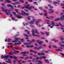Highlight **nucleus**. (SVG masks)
I'll use <instances>...</instances> for the list:
<instances>
[{"label":"nucleus","instance_id":"obj_1","mask_svg":"<svg viewBox=\"0 0 64 64\" xmlns=\"http://www.w3.org/2000/svg\"><path fill=\"white\" fill-rule=\"evenodd\" d=\"M30 4H27L26 6H25V7H22V9H24L25 8H26V9H28V10H30L31 11H33V10H31L32 9H34L35 8L33 6H31L30 7Z\"/></svg>","mask_w":64,"mask_h":64},{"label":"nucleus","instance_id":"obj_2","mask_svg":"<svg viewBox=\"0 0 64 64\" xmlns=\"http://www.w3.org/2000/svg\"><path fill=\"white\" fill-rule=\"evenodd\" d=\"M32 35L33 36H38L39 37L40 36L36 35L35 34H39V32L38 31V30L36 29L35 30V31L34 30H32Z\"/></svg>","mask_w":64,"mask_h":64},{"label":"nucleus","instance_id":"obj_3","mask_svg":"<svg viewBox=\"0 0 64 64\" xmlns=\"http://www.w3.org/2000/svg\"><path fill=\"white\" fill-rule=\"evenodd\" d=\"M2 11L5 12L6 15H10V16L11 17H12V14H11V13L10 12V11H11L10 10H5L3 9V8H2Z\"/></svg>","mask_w":64,"mask_h":64},{"label":"nucleus","instance_id":"obj_4","mask_svg":"<svg viewBox=\"0 0 64 64\" xmlns=\"http://www.w3.org/2000/svg\"><path fill=\"white\" fill-rule=\"evenodd\" d=\"M32 18H33V20L30 21V22H29L28 23H26V25H27L28 24H29V23H30V24H33L34 22H35V21H36V20L34 18V17H32Z\"/></svg>","mask_w":64,"mask_h":64},{"label":"nucleus","instance_id":"obj_5","mask_svg":"<svg viewBox=\"0 0 64 64\" xmlns=\"http://www.w3.org/2000/svg\"><path fill=\"white\" fill-rule=\"evenodd\" d=\"M29 53V52H22L20 53V54H23V56H27V55L25 54H28Z\"/></svg>","mask_w":64,"mask_h":64},{"label":"nucleus","instance_id":"obj_6","mask_svg":"<svg viewBox=\"0 0 64 64\" xmlns=\"http://www.w3.org/2000/svg\"><path fill=\"white\" fill-rule=\"evenodd\" d=\"M8 57H9V56H1L2 58H4L5 60H7Z\"/></svg>","mask_w":64,"mask_h":64},{"label":"nucleus","instance_id":"obj_7","mask_svg":"<svg viewBox=\"0 0 64 64\" xmlns=\"http://www.w3.org/2000/svg\"><path fill=\"white\" fill-rule=\"evenodd\" d=\"M42 46H40L38 48H37V47H35L34 48V50H39L40 49H42Z\"/></svg>","mask_w":64,"mask_h":64},{"label":"nucleus","instance_id":"obj_8","mask_svg":"<svg viewBox=\"0 0 64 64\" xmlns=\"http://www.w3.org/2000/svg\"><path fill=\"white\" fill-rule=\"evenodd\" d=\"M2 6H3L4 7H2L1 9H2V8H3V9H4V10L5 11H6L7 10H8L5 9H6V6H5V4H2Z\"/></svg>","mask_w":64,"mask_h":64},{"label":"nucleus","instance_id":"obj_9","mask_svg":"<svg viewBox=\"0 0 64 64\" xmlns=\"http://www.w3.org/2000/svg\"><path fill=\"white\" fill-rule=\"evenodd\" d=\"M40 40H38L37 41V42H38V43H39V44L40 45H42V43L44 42L43 41L40 42Z\"/></svg>","mask_w":64,"mask_h":64},{"label":"nucleus","instance_id":"obj_10","mask_svg":"<svg viewBox=\"0 0 64 64\" xmlns=\"http://www.w3.org/2000/svg\"><path fill=\"white\" fill-rule=\"evenodd\" d=\"M48 10L50 11L48 12L49 13H53L54 12V10L52 9H49Z\"/></svg>","mask_w":64,"mask_h":64},{"label":"nucleus","instance_id":"obj_11","mask_svg":"<svg viewBox=\"0 0 64 64\" xmlns=\"http://www.w3.org/2000/svg\"><path fill=\"white\" fill-rule=\"evenodd\" d=\"M10 57L11 58H15V60H16V61H18V60L17 59V57H15L14 56H10Z\"/></svg>","mask_w":64,"mask_h":64},{"label":"nucleus","instance_id":"obj_12","mask_svg":"<svg viewBox=\"0 0 64 64\" xmlns=\"http://www.w3.org/2000/svg\"><path fill=\"white\" fill-rule=\"evenodd\" d=\"M16 16L18 18H19V19H21V18H23V17L22 16H19V15H16Z\"/></svg>","mask_w":64,"mask_h":64},{"label":"nucleus","instance_id":"obj_13","mask_svg":"<svg viewBox=\"0 0 64 64\" xmlns=\"http://www.w3.org/2000/svg\"><path fill=\"white\" fill-rule=\"evenodd\" d=\"M7 6L8 7H11V8H12V9H14V8L13 7V6H12V5H11L8 4L7 5Z\"/></svg>","mask_w":64,"mask_h":64},{"label":"nucleus","instance_id":"obj_14","mask_svg":"<svg viewBox=\"0 0 64 64\" xmlns=\"http://www.w3.org/2000/svg\"><path fill=\"white\" fill-rule=\"evenodd\" d=\"M38 55H39L40 56V55H45V54L44 53H38Z\"/></svg>","mask_w":64,"mask_h":64},{"label":"nucleus","instance_id":"obj_15","mask_svg":"<svg viewBox=\"0 0 64 64\" xmlns=\"http://www.w3.org/2000/svg\"><path fill=\"white\" fill-rule=\"evenodd\" d=\"M21 15H24L25 14V12L24 11L22 10L21 11Z\"/></svg>","mask_w":64,"mask_h":64},{"label":"nucleus","instance_id":"obj_16","mask_svg":"<svg viewBox=\"0 0 64 64\" xmlns=\"http://www.w3.org/2000/svg\"><path fill=\"white\" fill-rule=\"evenodd\" d=\"M45 58H46V57L45 56H40V59H45Z\"/></svg>","mask_w":64,"mask_h":64},{"label":"nucleus","instance_id":"obj_17","mask_svg":"<svg viewBox=\"0 0 64 64\" xmlns=\"http://www.w3.org/2000/svg\"><path fill=\"white\" fill-rule=\"evenodd\" d=\"M52 25L53 26H55V24H54V22L51 21V22Z\"/></svg>","mask_w":64,"mask_h":64},{"label":"nucleus","instance_id":"obj_18","mask_svg":"<svg viewBox=\"0 0 64 64\" xmlns=\"http://www.w3.org/2000/svg\"><path fill=\"white\" fill-rule=\"evenodd\" d=\"M60 19L62 20H64V16H63L60 17Z\"/></svg>","mask_w":64,"mask_h":64},{"label":"nucleus","instance_id":"obj_19","mask_svg":"<svg viewBox=\"0 0 64 64\" xmlns=\"http://www.w3.org/2000/svg\"><path fill=\"white\" fill-rule=\"evenodd\" d=\"M60 46H61V47H60L59 48L60 49H63V47H64V45H61Z\"/></svg>","mask_w":64,"mask_h":64},{"label":"nucleus","instance_id":"obj_20","mask_svg":"<svg viewBox=\"0 0 64 64\" xmlns=\"http://www.w3.org/2000/svg\"><path fill=\"white\" fill-rule=\"evenodd\" d=\"M52 41H54V42H58V40H56L55 39L52 40Z\"/></svg>","mask_w":64,"mask_h":64},{"label":"nucleus","instance_id":"obj_21","mask_svg":"<svg viewBox=\"0 0 64 64\" xmlns=\"http://www.w3.org/2000/svg\"><path fill=\"white\" fill-rule=\"evenodd\" d=\"M49 33L47 32H45V34L47 36H49Z\"/></svg>","mask_w":64,"mask_h":64},{"label":"nucleus","instance_id":"obj_22","mask_svg":"<svg viewBox=\"0 0 64 64\" xmlns=\"http://www.w3.org/2000/svg\"><path fill=\"white\" fill-rule=\"evenodd\" d=\"M44 12H45V14H44V16H47V15H46V14H47V12L45 10H44Z\"/></svg>","mask_w":64,"mask_h":64},{"label":"nucleus","instance_id":"obj_23","mask_svg":"<svg viewBox=\"0 0 64 64\" xmlns=\"http://www.w3.org/2000/svg\"><path fill=\"white\" fill-rule=\"evenodd\" d=\"M41 21V20L40 19H38V21L36 22V23H38V22H40V21Z\"/></svg>","mask_w":64,"mask_h":64},{"label":"nucleus","instance_id":"obj_24","mask_svg":"<svg viewBox=\"0 0 64 64\" xmlns=\"http://www.w3.org/2000/svg\"><path fill=\"white\" fill-rule=\"evenodd\" d=\"M24 36H25L26 37H29V36H28V35L25 34H24Z\"/></svg>","mask_w":64,"mask_h":64},{"label":"nucleus","instance_id":"obj_25","mask_svg":"<svg viewBox=\"0 0 64 64\" xmlns=\"http://www.w3.org/2000/svg\"><path fill=\"white\" fill-rule=\"evenodd\" d=\"M21 42H19L18 43H15V44H16L20 45L21 44Z\"/></svg>","mask_w":64,"mask_h":64},{"label":"nucleus","instance_id":"obj_26","mask_svg":"<svg viewBox=\"0 0 64 64\" xmlns=\"http://www.w3.org/2000/svg\"><path fill=\"white\" fill-rule=\"evenodd\" d=\"M60 20V18H58L55 20V21H59Z\"/></svg>","mask_w":64,"mask_h":64},{"label":"nucleus","instance_id":"obj_27","mask_svg":"<svg viewBox=\"0 0 64 64\" xmlns=\"http://www.w3.org/2000/svg\"><path fill=\"white\" fill-rule=\"evenodd\" d=\"M48 7H50V8H53V7L51 6V5H50V4H48Z\"/></svg>","mask_w":64,"mask_h":64},{"label":"nucleus","instance_id":"obj_28","mask_svg":"<svg viewBox=\"0 0 64 64\" xmlns=\"http://www.w3.org/2000/svg\"><path fill=\"white\" fill-rule=\"evenodd\" d=\"M11 39L9 38L8 39V42H11Z\"/></svg>","mask_w":64,"mask_h":64},{"label":"nucleus","instance_id":"obj_29","mask_svg":"<svg viewBox=\"0 0 64 64\" xmlns=\"http://www.w3.org/2000/svg\"><path fill=\"white\" fill-rule=\"evenodd\" d=\"M21 61H22V60H19L18 62V63L20 64H22V63L21 62Z\"/></svg>","mask_w":64,"mask_h":64},{"label":"nucleus","instance_id":"obj_30","mask_svg":"<svg viewBox=\"0 0 64 64\" xmlns=\"http://www.w3.org/2000/svg\"><path fill=\"white\" fill-rule=\"evenodd\" d=\"M29 58H30V57H26L24 59V60H27L28 59H29Z\"/></svg>","mask_w":64,"mask_h":64},{"label":"nucleus","instance_id":"obj_31","mask_svg":"<svg viewBox=\"0 0 64 64\" xmlns=\"http://www.w3.org/2000/svg\"><path fill=\"white\" fill-rule=\"evenodd\" d=\"M12 12V13L14 14V15L16 16V15H16V12Z\"/></svg>","mask_w":64,"mask_h":64},{"label":"nucleus","instance_id":"obj_32","mask_svg":"<svg viewBox=\"0 0 64 64\" xmlns=\"http://www.w3.org/2000/svg\"><path fill=\"white\" fill-rule=\"evenodd\" d=\"M32 42H35V40H32V41H30V43H31V44Z\"/></svg>","mask_w":64,"mask_h":64},{"label":"nucleus","instance_id":"obj_33","mask_svg":"<svg viewBox=\"0 0 64 64\" xmlns=\"http://www.w3.org/2000/svg\"><path fill=\"white\" fill-rule=\"evenodd\" d=\"M18 58H22V59H24V58H23V57H19V56H18Z\"/></svg>","mask_w":64,"mask_h":64},{"label":"nucleus","instance_id":"obj_34","mask_svg":"<svg viewBox=\"0 0 64 64\" xmlns=\"http://www.w3.org/2000/svg\"><path fill=\"white\" fill-rule=\"evenodd\" d=\"M24 15H26V16H28V15H29V14H28V13H26L25 12Z\"/></svg>","mask_w":64,"mask_h":64},{"label":"nucleus","instance_id":"obj_35","mask_svg":"<svg viewBox=\"0 0 64 64\" xmlns=\"http://www.w3.org/2000/svg\"><path fill=\"white\" fill-rule=\"evenodd\" d=\"M31 43H30L29 42H28V43H24V45H27L28 44H31Z\"/></svg>","mask_w":64,"mask_h":64},{"label":"nucleus","instance_id":"obj_36","mask_svg":"<svg viewBox=\"0 0 64 64\" xmlns=\"http://www.w3.org/2000/svg\"><path fill=\"white\" fill-rule=\"evenodd\" d=\"M47 1H48V2H49L50 3H52V2L51 1V0H46Z\"/></svg>","mask_w":64,"mask_h":64},{"label":"nucleus","instance_id":"obj_37","mask_svg":"<svg viewBox=\"0 0 64 64\" xmlns=\"http://www.w3.org/2000/svg\"><path fill=\"white\" fill-rule=\"evenodd\" d=\"M26 47L27 48H30V45H27L26 46Z\"/></svg>","mask_w":64,"mask_h":64},{"label":"nucleus","instance_id":"obj_38","mask_svg":"<svg viewBox=\"0 0 64 64\" xmlns=\"http://www.w3.org/2000/svg\"><path fill=\"white\" fill-rule=\"evenodd\" d=\"M57 2H54V5H57Z\"/></svg>","mask_w":64,"mask_h":64},{"label":"nucleus","instance_id":"obj_39","mask_svg":"<svg viewBox=\"0 0 64 64\" xmlns=\"http://www.w3.org/2000/svg\"><path fill=\"white\" fill-rule=\"evenodd\" d=\"M36 25H38V26L39 27H41V26L40 25H39V24H38V23H36Z\"/></svg>","mask_w":64,"mask_h":64},{"label":"nucleus","instance_id":"obj_40","mask_svg":"<svg viewBox=\"0 0 64 64\" xmlns=\"http://www.w3.org/2000/svg\"><path fill=\"white\" fill-rule=\"evenodd\" d=\"M15 11H16V12H17V13H18V12L17 11H18V10H19L15 9Z\"/></svg>","mask_w":64,"mask_h":64},{"label":"nucleus","instance_id":"obj_41","mask_svg":"<svg viewBox=\"0 0 64 64\" xmlns=\"http://www.w3.org/2000/svg\"><path fill=\"white\" fill-rule=\"evenodd\" d=\"M34 50H30V52H34Z\"/></svg>","mask_w":64,"mask_h":64},{"label":"nucleus","instance_id":"obj_42","mask_svg":"<svg viewBox=\"0 0 64 64\" xmlns=\"http://www.w3.org/2000/svg\"><path fill=\"white\" fill-rule=\"evenodd\" d=\"M7 3H10L11 2V1L10 0H7Z\"/></svg>","mask_w":64,"mask_h":64},{"label":"nucleus","instance_id":"obj_43","mask_svg":"<svg viewBox=\"0 0 64 64\" xmlns=\"http://www.w3.org/2000/svg\"><path fill=\"white\" fill-rule=\"evenodd\" d=\"M20 2H21L22 3H24V1L23 0H20Z\"/></svg>","mask_w":64,"mask_h":64},{"label":"nucleus","instance_id":"obj_44","mask_svg":"<svg viewBox=\"0 0 64 64\" xmlns=\"http://www.w3.org/2000/svg\"><path fill=\"white\" fill-rule=\"evenodd\" d=\"M31 17V16H29L28 18V20H30V17Z\"/></svg>","mask_w":64,"mask_h":64},{"label":"nucleus","instance_id":"obj_45","mask_svg":"<svg viewBox=\"0 0 64 64\" xmlns=\"http://www.w3.org/2000/svg\"><path fill=\"white\" fill-rule=\"evenodd\" d=\"M53 47H54V48H57V46H56L55 45L53 46Z\"/></svg>","mask_w":64,"mask_h":64},{"label":"nucleus","instance_id":"obj_46","mask_svg":"<svg viewBox=\"0 0 64 64\" xmlns=\"http://www.w3.org/2000/svg\"><path fill=\"white\" fill-rule=\"evenodd\" d=\"M34 52L35 54H37V52L36 51H35L34 50Z\"/></svg>","mask_w":64,"mask_h":64},{"label":"nucleus","instance_id":"obj_47","mask_svg":"<svg viewBox=\"0 0 64 64\" xmlns=\"http://www.w3.org/2000/svg\"><path fill=\"white\" fill-rule=\"evenodd\" d=\"M40 33H41V34L42 35H44L45 34V33L43 32H40Z\"/></svg>","mask_w":64,"mask_h":64},{"label":"nucleus","instance_id":"obj_48","mask_svg":"<svg viewBox=\"0 0 64 64\" xmlns=\"http://www.w3.org/2000/svg\"><path fill=\"white\" fill-rule=\"evenodd\" d=\"M26 62L25 61H22V63H25Z\"/></svg>","mask_w":64,"mask_h":64},{"label":"nucleus","instance_id":"obj_49","mask_svg":"<svg viewBox=\"0 0 64 64\" xmlns=\"http://www.w3.org/2000/svg\"><path fill=\"white\" fill-rule=\"evenodd\" d=\"M6 63H12V62H8V61H6Z\"/></svg>","mask_w":64,"mask_h":64},{"label":"nucleus","instance_id":"obj_50","mask_svg":"<svg viewBox=\"0 0 64 64\" xmlns=\"http://www.w3.org/2000/svg\"><path fill=\"white\" fill-rule=\"evenodd\" d=\"M59 24L60 25V26H62V27H64V25H61V23H59Z\"/></svg>","mask_w":64,"mask_h":64},{"label":"nucleus","instance_id":"obj_51","mask_svg":"<svg viewBox=\"0 0 64 64\" xmlns=\"http://www.w3.org/2000/svg\"><path fill=\"white\" fill-rule=\"evenodd\" d=\"M60 40H64V39L63 38H60Z\"/></svg>","mask_w":64,"mask_h":64},{"label":"nucleus","instance_id":"obj_52","mask_svg":"<svg viewBox=\"0 0 64 64\" xmlns=\"http://www.w3.org/2000/svg\"><path fill=\"white\" fill-rule=\"evenodd\" d=\"M44 60L45 61V62H48V60L44 59Z\"/></svg>","mask_w":64,"mask_h":64},{"label":"nucleus","instance_id":"obj_53","mask_svg":"<svg viewBox=\"0 0 64 64\" xmlns=\"http://www.w3.org/2000/svg\"><path fill=\"white\" fill-rule=\"evenodd\" d=\"M50 18H54V16H50Z\"/></svg>","mask_w":64,"mask_h":64},{"label":"nucleus","instance_id":"obj_54","mask_svg":"<svg viewBox=\"0 0 64 64\" xmlns=\"http://www.w3.org/2000/svg\"><path fill=\"white\" fill-rule=\"evenodd\" d=\"M9 54H10V55H12V54H13V53H12L11 52H9L8 53Z\"/></svg>","mask_w":64,"mask_h":64},{"label":"nucleus","instance_id":"obj_55","mask_svg":"<svg viewBox=\"0 0 64 64\" xmlns=\"http://www.w3.org/2000/svg\"><path fill=\"white\" fill-rule=\"evenodd\" d=\"M39 9H40V10H43V9H42V8L39 7L38 8Z\"/></svg>","mask_w":64,"mask_h":64},{"label":"nucleus","instance_id":"obj_56","mask_svg":"<svg viewBox=\"0 0 64 64\" xmlns=\"http://www.w3.org/2000/svg\"><path fill=\"white\" fill-rule=\"evenodd\" d=\"M58 50L59 51H60V52H62V50L61 49H59Z\"/></svg>","mask_w":64,"mask_h":64},{"label":"nucleus","instance_id":"obj_57","mask_svg":"<svg viewBox=\"0 0 64 64\" xmlns=\"http://www.w3.org/2000/svg\"><path fill=\"white\" fill-rule=\"evenodd\" d=\"M33 56H34V57H37V55H33Z\"/></svg>","mask_w":64,"mask_h":64},{"label":"nucleus","instance_id":"obj_58","mask_svg":"<svg viewBox=\"0 0 64 64\" xmlns=\"http://www.w3.org/2000/svg\"><path fill=\"white\" fill-rule=\"evenodd\" d=\"M45 8H46V9H47L48 8V7H47V6H45Z\"/></svg>","mask_w":64,"mask_h":64},{"label":"nucleus","instance_id":"obj_59","mask_svg":"<svg viewBox=\"0 0 64 64\" xmlns=\"http://www.w3.org/2000/svg\"><path fill=\"white\" fill-rule=\"evenodd\" d=\"M39 59V58L38 57H37V56H36V59L38 60V59Z\"/></svg>","mask_w":64,"mask_h":64},{"label":"nucleus","instance_id":"obj_60","mask_svg":"<svg viewBox=\"0 0 64 64\" xmlns=\"http://www.w3.org/2000/svg\"><path fill=\"white\" fill-rule=\"evenodd\" d=\"M34 47V46L33 45L30 46V48H33Z\"/></svg>","mask_w":64,"mask_h":64},{"label":"nucleus","instance_id":"obj_61","mask_svg":"<svg viewBox=\"0 0 64 64\" xmlns=\"http://www.w3.org/2000/svg\"><path fill=\"white\" fill-rule=\"evenodd\" d=\"M39 14L40 15H42L43 14L42 13H39Z\"/></svg>","mask_w":64,"mask_h":64},{"label":"nucleus","instance_id":"obj_62","mask_svg":"<svg viewBox=\"0 0 64 64\" xmlns=\"http://www.w3.org/2000/svg\"><path fill=\"white\" fill-rule=\"evenodd\" d=\"M16 40H18L19 39L20 40V38H16Z\"/></svg>","mask_w":64,"mask_h":64},{"label":"nucleus","instance_id":"obj_63","mask_svg":"<svg viewBox=\"0 0 64 64\" xmlns=\"http://www.w3.org/2000/svg\"><path fill=\"white\" fill-rule=\"evenodd\" d=\"M12 20H15V18H14L13 17H12Z\"/></svg>","mask_w":64,"mask_h":64},{"label":"nucleus","instance_id":"obj_64","mask_svg":"<svg viewBox=\"0 0 64 64\" xmlns=\"http://www.w3.org/2000/svg\"><path fill=\"white\" fill-rule=\"evenodd\" d=\"M28 1L29 2H32V0H28Z\"/></svg>","mask_w":64,"mask_h":64}]
</instances>
